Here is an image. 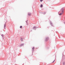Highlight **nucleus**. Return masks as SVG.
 I'll return each instance as SVG.
<instances>
[{
  "instance_id": "nucleus-1",
  "label": "nucleus",
  "mask_w": 65,
  "mask_h": 65,
  "mask_svg": "<svg viewBox=\"0 0 65 65\" xmlns=\"http://www.w3.org/2000/svg\"><path fill=\"white\" fill-rule=\"evenodd\" d=\"M48 39H49V38H48V37H47L45 38V41H48Z\"/></svg>"
},
{
  "instance_id": "nucleus-2",
  "label": "nucleus",
  "mask_w": 65,
  "mask_h": 65,
  "mask_svg": "<svg viewBox=\"0 0 65 65\" xmlns=\"http://www.w3.org/2000/svg\"><path fill=\"white\" fill-rule=\"evenodd\" d=\"M34 47H33L32 48V51H34Z\"/></svg>"
},
{
  "instance_id": "nucleus-3",
  "label": "nucleus",
  "mask_w": 65,
  "mask_h": 65,
  "mask_svg": "<svg viewBox=\"0 0 65 65\" xmlns=\"http://www.w3.org/2000/svg\"><path fill=\"white\" fill-rule=\"evenodd\" d=\"M23 45L24 44H22L20 45V46H23Z\"/></svg>"
},
{
  "instance_id": "nucleus-4",
  "label": "nucleus",
  "mask_w": 65,
  "mask_h": 65,
  "mask_svg": "<svg viewBox=\"0 0 65 65\" xmlns=\"http://www.w3.org/2000/svg\"><path fill=\"white\" fill-rule=\"evenodd\" d=\"M6 27V25L5 24L4 25V28L5 29Z\"/></svg>"
},
{
  "instance_id": "nucleus-5",
  "label": "nucleus",
  "mask_w": 65,
  "mask_h": 65,
  "mask_svg": "<svg viewBox=\"0 0 65 65\" xmlns=\"http://www.w3.org/2000/svg\"><path fill=\"white\" fill-rule=\"evenodd\" d=\"M28 15H31V14L30 13H28Z\"/></svg>"
},
{
  "instance_id": "nucleus-6",
  "label": "nucleus",
  "mask_w": 65,
  "mask_h": 65,
  "mask_svg": "<svg viewBox=\"0 0 65 65\" xmlns=\"http://www.w3.org/2000/svg\"><path fill=\"white\" fill-rule=\"evenodd\" d=\"M62 13H60L59 14V15H62Z\"/></svg>"
},
{
  "instance_id": "nucleus-7",
  "label": "nucleus",
  "mask_w": 65,
  "mask_h": 65,
  "mask_svg": "<svg viewBox=\"0 0 65 65\" xmlns=\"http://www.w3.org/2000/svg\"><path fill=\"white\" fill-rule=\"evenodd\" d=\"M43 6V5L42 4L41 5V7H42V6Z\"/></svg>"
},
{
  "instance_id": "nucleus-8",
  "label": "nucleus",
  "mask_w": 65,
  "mask_h": 65,
  "mask_svg": "<svg viewBox=\"0 0 65 65\" xmlns=\"http://www.w3.org/2000/svg\"><path fill=\"white\" fill-rule=\"evenodd\" d=\"M21 40H22V41H23V38H21Z\"/></svg>"
},
{
  "instance_id": "nucleus-9",
  "label": "nucleus",
  "mask_w": 65,
  "mask_h": 65,
  "mask_svg": "<svg viewBox=\"0 0 65 65\" xmlns=\"http://www.w3.org/2000/svg\"><path fill=\"white\" fill-rule=\"evenodd\" d=\"M63 65H65V62H63Z\"/></svg>"
},
{
  "instance_id": "nucleus-10",
  "label": "nucleus",
  "mask_w": 65,
  "mask_h": 65,
  "mask_svg": "<svg viewBox=\"0 0 65 65\" xmlns=\"http://www.w3.org/2000/svg\"><path fill=\"white\" fill-rule=\"evenodd\" d=\"M20 28H22V26H21L20 27Z\"/></svg>"
},
{
  "instance_id": "nucleus-11",
  "label": "nucleus",
  "mask_w": 65,
  "mask_h": 65,
  "mask_svg": "<svg viewBox=\"0 0 65 65\" xmlns=\"http://www.w3.org/2000/svg\"><path fill=\"white\" fill-rule=\"evenodd\" d=\"M36 28V27H33V29H34V28Z\"/></svg>"
},
{
  "instance_id": "nucleus-12",
  "label": "nucleus",
  "mask_w": 65,
  "mask_h": 65,
  "mask_svg": "<svg viewBox=\"0 0 65 65\" xmlns=\"http://www.w3.org/2000/svg\"><path fill=\"white\" fill-rule=\"evenodd\" d=\"M42 1H43V0H41L40 1H41V2H42Z\"/></svg>"
},
{
  "instance_id": "nucleus-13",
  "label": "nucleus",
  "mask_w": 65,
  "mask_h": 65,
  "mask_svg": "<svg viewBox=\"0 0 65 65\" xmlns=\"http://www.w3.org/2000/svg\"><path fill=\"white\" fill-rule=\"evenodd\" d=\"M45 14V12H44V14Z\"/></svg>"
},
{
  "instance_id": "nucleus-14",
  "label": "nucleus",
  "mask_w": 65,
  "mask_h": 65,
  "mask_svg": "<svg viewBox=\"0 0 65 65\" xmlns=\"http://www.w3.org/2000/svg\"><path fill=\"white\" fill-rule=\"evenodd\" d=\"M54 62H55V60H54V61H53V63H54Z\"/></svg>"
},
{
  "instance_id": "nucleus-15",
  "label": "nucleus",
  "mask_w": 65,
  "mask_h": 65,
  "mask_svg": "<svg viewBox=\"0 0 65 65\" xmlns=\"http://www.w3.org/2000/svg\"><path fill=\"white\" fill-rule=\"evenodd\" d=\"M2 37H3V35H2Z\"/></svg>"
},
{
  "instance_id": "nucleus-16",
  "label": "nucleus",
  "mask_w": 65,
  "mask_h": 65,
  "mask_svg": "<svg viewBox=\"0 0 65 65\" xmlns=\"http://www.w3.org/2000/svg\"><path fill=\"white\" fill-rule=\"evenodd\" d=\"M51 24H52V23H51Z\"/></svg>"
}]
</instances>
